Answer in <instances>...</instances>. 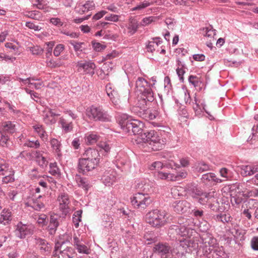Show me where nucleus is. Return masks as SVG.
I'll return each instance as SVG.
<instances>
[{
	"mask_svg": "<svg viewBox=\"0 0 258 258\" xmlns=\"http://www.w3.org/2000/svg\"><path fill=\"white\" fill-rule=\"evenodd\" d=\"M98 140V136L95 134H90L87 137V142L90 144L96 143Z\"/></svg>",
	"mask_w": 258,
	"mask_h": 258,
	"instance_id": "nucleus-59",
	"label": "nucleus"
},
{
	"mask_svg": "<svg viewBox=\"0 0 258 258\" xmlns=\"http://www.w3.org/2000/svg\"><path fill=\"white\" fill-rule=\"evenodd\" d=\"M86 115L90 120L94 121L108 122L111 117L101 106L92 105L86 110Z\"/></svg>",
	"mask_w": 258,
	"mask_h": 258,
	"instance_id": "nucleus-5",
	"label": "nucleus"
},
{
	"mask_svg": "<svg viewBox=\"0 0 258 258\" xmlns=\"http://www.w3.org/2000/svg\"><path fill=\"white\" fill-rule=\"evenodd\" d=\"M118 121L124 132L135 135H142L144 123L140 120L133 119L131 116L126 114H122L118 116Z\"/></svg>",
	"mask_w": 258,
	"mask_h": 258,
	"instance_id": "nucleus-1",
	"label": "nucleus"
},
{
	"mask_svg": "<svg viewBox=\"0 0 258 258\" xmlns=\"http://www.w3.org/2000/svg\"><path fill=\"white\" fill-rule=\"evenodd\" d=\"M49 173L53 176H59L60 175V171L57 166L56 162L50 163L49 164Z\"/></svg>",
	"mask_w": 258,
	"mask_h": 258,
	"instance_id": "nucleus-49",
	"label": "nucleus"
},
{
	"mask_svg": "<svg viewBox=\"0 0 258 258\" xmlns=\"http://www.w3.org/2000/svg\"><path fill=\"white\" fill-rule=\"evenodd\" d=\"M98 165L84 158H80L78 163V171L83 175H88Z\"/></svg>",
	"mask_w": 258,
	"mask_h": 258,
	"instance_id": "nucleus-10",
	"label": "nucleus"
},
{
	"mask_svg": "<svg viewBox=\"0 0 258 258\" xmlns=\"http://www.w3.org/2000/svg\"><path fill=\"white\" fill-rule=\"evenodd\" d=\"M11 220V212L4 210L2 212L1 222L3 223L4 225H6L9 224Z\"/></svg>",
	"mask_w": 258,
	"mask_h": 258,
	"instance_id": "nucleus-44",
	"label": "nucleus"
},
{
	"mask_svg": "<svg viewBox=\"0 0 258 258\" xmlns=\"http://www.w3.org/2000/svg\"><path fill=\"white\" fill-rule=\"evenodd\" d=\"M10 138L9 135L1 134L0 144L3 147H8L10 145Z\"/></svg>",
	"mask_w": 258,
	"mask_h": 258,
	"instance_id": "nucleus-53",
	"label": "nucleus"
},
{
	"mask_svg": "<svg viewBox=\"0 0 258 258\" xmlns=\"http://www.w3.org/2000/svg\"><path fill=\"white\" fill-rule=\"evenodd\" d=\"M127 28L128 30V33L130 35L134 34L139 28V23L138 21L134 18H130Z\"/></svg>",
	"mask_w": 258,
	"mask_h": 258,
	"instance_id": "nucleus-31",
	"label": "nucleus"
},
{
	"mask_svg": "<svg viewBox=\"0 0 258 258\" xmlns=\"http://www.w3.org/2000/svg\"><path fill=\"white\" fill-rule=\"evenodd\" d=\"M30 50L34 55H39L43 52V49L38 46H34L30 47Z\"/></svg>",
	"mask_w": 258,
	"mask_h": 258,
	"instance_id": "nucleus-63",
	"label": "nucleus"
},
{
	"mask_svg": "<svg viewBox=\"0 0 258 258\" xmlns=\"http://www.w3.org/2000/svg\"><path fill=\"white\" fill-rule=\"evenodd\" d=\"M64 45L62 44H57L54 48L53 51V54L55 56H58L60 55V53L64 50Z\"/></svg>",
	"mask_w": 258,
	"mask_h": 258,
	"instance_id": "nucleus-62",
	"label": "nucleus"
},
{
	"mask_svg": "<svg viewBox=\"0 0 258 258\" xmlns=\"http://www.w3.org/2000/svg\"><path fill=\"white\" fill-rule=\"evenodd\" d=\"M16 227L15 234L17 237L21 239H24L33 233L34 227L31 224H24L20 222Z\"/></svg>",
	"mask_w": 258,
	"mask_h": 258,
	"instance_id": "nucleus-11",
	"label": "nucleus"
},
{
	"mask_svg": "<svg viewBox=\"0 0 258 258\" xmlns=\"http://www.w3.org/2000/svg\"><path fill=\"white\" fill-rule=\"evenodd\" d=\"M89 161L93 162L98 165L100 162L99 151L97 149L89 148L86 149L83 154V157Z\"/></svg>",
	"mask_w": 258,
	"mask_h": 258,
	"instance_id": "nucleus-15",
	"label": "nucleus"
},
{
	"mask_svg": "<svg viewBox=\"0 0 258 258\" xmlns=\"http://www.w3.org/2000/svg\"><path fill=\"white\" fill-rule=\"evenodd\" d=\"M136 87L139 94L137 97V102L147 100L152 102L154 100V93L148 82L144 78L139 77L136 81Z\"/></svg>",
	"mask_w": 258,
	"mask_h": 258,
	"instance_id": "nucleus-2",
	"label": "nucleus"
},
{
	"mask_svg": "<svg viewBox=\"0 0 258 258\" xmlns=\"http://www.w3.org/2000/svg\"><path fill=\"white\" fill-rule=\"evenodd\" d=\"M57 201L59 202L60 210L63 214L67 215L70 209V201L69 195L64 192H61L57 198Z\"/></svg>",
	"mask_w": 258,
	"mask_h": 258,
	"instance_id": "nucleus-13",
	"label": "nucleus"
},
{
	"mask_svg": "<svg viewBox=\"0 0 258 258\" xmlns=\"http://www.w3.org/2000/svg\"><path fill=\"white\" fill-rule=\"evenodd\" d=\"M46 62L47 66L51 68H58L62 66L63 64L59 58L55 60L50 59V60H47Z\"/></svg>",
	"mask_w": 258,
	"mask_h": 258,
	"instance_id": "nucleus-47",
	"label": "nucleus"
},
{
	"mask_svg": "<svg viewBox=\"0 0 258 258\" xmlns=\"http://www.w3.org/2000/svg\"><path fill=\"white\" fill-rule=\"evenodd\" d=\"M208 250L207 249H206L205 253H213V255L215 254V255L217 256V257H222L225 254L224 248L222 246L216 245L213 248H208Z\"/></svg>",
	"mask_w": 258,
	"mask_h": 258,
	"instance_id": "nucleus-37",
	"label": "nucleus"
},
{
	"mask_svg": "<svg viewBox=\"0 0 258 258\" xmlns=\"http://www.w3.org/2000/svg\"><path fill=\"white\" fill-rule=\"evenodd\" d=\"M198 228L202 233H207V232L210 228V225L207 221H204L199 223Z\"/></svg>",
	"mask_w": 258,
	"mask_h": 258,
	"instance_id": "nucleus-54",
	"label": "nucleus"
},
{
	"mask_svg": "<svg viewBox=\"0 0 258 258\" xmlns=\"http://www.w3.org/2000/svg\"><path fill=\"white\" fill-rule=\"evenodd\" d=\"M182 228L184 229L183 233L186 236V238H190L196 233L195 228L196 224L194 222V219L189 218L186 219L185 222L182 223H180Z\"/></svg>",
	"mask_w": 258,
	"mask_h": 258,
	"instance_id": "nucleus-12",
	"label": "nucleus"
},
{
	"mask_svg": "<svg viewBox=\"0 0 258 258\" xmlns=\"http://www.w3.org/2000/svg\"><path fill=\"white\" fill-rule=\"evenodd\" d=\"M95 4L93 1H88L83 5L79 6L78 7V11L80 14H83L89 11L94 9Z\"/></svg>",
	"mask_w": 258,
	"mask_h": 258,
	"instance_id": "nucleus-30",
	"label": "nucleus"
},
{
	"mask_svg": "<svg viewBox=\"0 0 258 258\" xmlns=\"http://www.w3.org/2000/svg\"><path fill=\"white\" fill-rule=\"evenodd\" d=\"M175 166H176V163H174L173 161H171L170 162H169L168 164H165L160 161H156L151 164L150 169L151 170H158L162 168L163 167L165 166L167 167V168H172L173 167Z\"/></svg>",
	"mask_w": 258,
	"mask_h": 258,
	"instance_id": "nucleus-36",
	"label": "nucleus"
},
{
	"mask_svg": "<svg viewBox=\"0 0 258 258\" xmlns=\"http://www.w3.org/2000/svg\"><path fill=\"white\" fill-rule=\"evenodd\" d=\"M214 219L216 222H222L224 224L231 223L232 217L229 214L220 213L214 216Z\"/></svg>",
	"mask_w": 258,
	"mask_h": 258,
	"instance_id": "nucleus-28",
	"label": "nucleus"
},
{
	"mask_svg": "<svg viewBox=\"0 0 258 258\" xmlns=\"http://www.w3.org/2000/svg\"><path fill=\"white\" fill-rule=\"evenodd\" d=\"M184 230V229L181 227L180 224L177 225H172L169 227L168 233L170 234V236H172L173 238H175L176 239L177 238L176 236L178 235L186 238L185 235L183 234H184L183 233Z\"/></svg>",
	"mask_w": 258,
	"mask_h": 258,
	"instance_id": "nucleus-23",
	"label": "nucleus"
},
{
	"mask_svg": "<svg viewBox=\"0 0 258 258\" xmlns=\"http://www.w3.org/2000/svg\"><path fill=\"white\" fill-rule=\"evenodd\" d=\"M59 253L62 258H73L75 255L74 249L71 247H68L63 250H60Z\"/></svg>",
	"mask_w": 258,
	"mask_h": 258,
	"instance_id": "nucleus-40",
	"label": "nucleus"
},
{
	"mask_svg": "<svg viewBox=\"0 0 258 258\" xmlns=\"http://www.w3.org/2000/svg\"><path fill=\"white\" fill-rule=\"evenodd\" d=\"M35 243L41 253L44 255H47L50 253L51 247L45 239L41 238H36L35 239Z\"/></svg>",
	"mask_w": 258,
	"mask_h": 258,
	"instance_id": "nucleus-16",
	"label": "nucleus"
},
{
	"mask_svg": "<svg viewBox=\"0 0 258 258\" xmlns=\"http://www.w3.org/2000/svg\"><path fill=\"white\" fill-rule=\"evenodd\" d=\"M150 5V3L146 1L140 3L138 4L136 7L131 9L132 11H140L146 8Z\"/></svg>",
	"mask_w": 258,
	"mask_h": 258,
	"instance_id": "nucleus-52",
	"label": "nucleus"
},
{
	"mask_svg": "<svg viewBox=\"0 0 258 258\" xmlns=\"http://www.w3.org/2000/svg\"><path fill=\"white\" fill-rule=\"evenodd\" d=\"M196 169L199 172H204L211 170V166L204 161H200L196 165Z\"/></svg>",
	"mask_w": 258,
	"mask_h": 258,
	"instance_id": "nucleus-41",
	"label": "nucleus"
},
{
	"mask_svg": "<svg viewBox=\"0 0 258 258\" xmlns=\"http://www.w3.org/2000/svg\"><path fill=\"white\" fill-rule=\"evenodd\" d=\"M41 196H39L36 199H33L32 201H30L26 205L27 207H30L36 211H41L45 208V205L43 202L40 201V199L42 198Z\"/></svg>",
	"mask_w": 258,
	"mask_h": 258,
	"instance_id": "nucleus-25",
	"label": "nucleus"
},
{
	"mask_svg": "<svg viewBox=\"0 0 258 258\" xmlns=\"http://www.w3.org/2000/svg\"><path fill=\"white\" fill-rule=\"evenodd\" d=\"M43 121L46 124H55L56 122V119L55 117H52L50 115L48 112H46L43 116Z\"/></svg>",
	"mask_w": 258,
	"mask_h": 258,
	"instance_id": "nucleus-50",
	"label": "nucleus"
},
{
	"mask_svg": "<svg viewBox=\"0 0 258 258\" xmlns=\"http://www.w3.org/2000/svg\"><path fill=\"white\" fill-rule=\"evenodd\" d=\"M58 124L60 125L62 132L65 134L70 133L73 130L74 124L73 121L64 116L59 118Z\"/></svg>",
	"mask_w": 258,
	"mask_h": 258,
	"instance_id": "nucleus-22",
	"label": "nucleus"
},
{
	"mask_svg": "<svg viewBox=\"0 0 258 258\" xmlns=\"http://www.w3.org/2000/svg\"><path fill=\"white\" fill-rule=\"evenodd\" d=\"M35 5L38 9L46 10L47 6L45 0H36Z\"/></svg>",
	"mask_w": 258,
	"mask_h": 258,
	"instance_id": "nucleus-61",
	"label": "nucleus"
},
{
	"mask_svg": "<svg viewBox=\"0 0 258 258\" xmlns=\"http://www.w3.org/2000/svg\"><path fill=\"white\" fill-rule=\"evenodd\" d=\"M149 101L145 100L144 102H137L136 105L132 108V111L139 116L147 120L155 119L158 115L156 110H151L147 109V103Z\"/></svg>",
	"mask_w": 258,
	"mask_h": 258,
	"instance_id": "nucleus-6",
	"label": "nucleus"
},
{
	"mask_svg": "<svg viewBox=\"0 0 258 258\" xmlns=\"http://www.w3.org/2000/svg\"><path fill=\"white\" fill-rule=\"evenodd\" d=\"M173 246L174 244L171 247L167 243H159L155 245L153 251L161 258H176L173 256L174 253L172 252Z\"/></svg>",
	"mask_w": 258,
	"mask_h": 258,
	"instance_id": "nucleus-9",
	"label": "nucleus"
},
{
	"mask_svg": "<svg viewBox=\"0 0 258 258\" xmlns=\"http://www.w3.org/2000/svg\"><path fill=\"white\" fill-rule=\"evenodd\" d=\"M50 145L53 149V152L57 154L58 157L61 156V144L58 140L52 139L50 140Z\"/></svg>",
	"mask_w": 258,
	"mask_h": 258,
	"instance_id": "nucleus-38",
	"label": "nucleus"
},
{
	"mask_svg": "<svg viewBox=\"0 0 258 258\" xmlns=\"http://www.w3.org/2000/svg\"><path fill=\"white\" fill-rule=\"evenodd\" d=\"M59 226L58 218L56 215H51L50 217L49 224L48 226V231L51 235L55 233L58 226Z\"/></svg>",
	"mask_w": 258,
	"mask_h": 258,
	"instance_id": "nucleus-26",
	"label": "nucleus"
},
{
	"mask_svg": "<svg viewBox=\"0 0 258 258\" xmlns=\"http://www.w3.org/2000/svg\"><path fill=\"white\" fill-rule=\"evenodd\" d=\"M146 219L152 226L159 228L167 223V214L165 211L155 209L146 214Z\"/></svg>",
	"mask_w": 258,
	"mask_h": 258,
	"instance_id": "nucleus-4",
	"label": "nucleus"
},
{
	"mask_svg": "<svg viewBox=\"0 0 258 258\" xmlns=\"http://www.w3.org/2000/svg\"><path fill=\"white\" fill-rule=\"evenodd\" d=\"M172 207L177 213H184L189 209L190 204L185 200L175 201L172 203Z\"/></svg>",
	"mask_w": 258,
	"mask_h": 258,
	"instance_id": "nucleus-19",
	"label": "nucleus"
},
{
	"mask_svg": "<svg viewBox=\"0 0 258 258\" xmlns=\"http://www.w3.org/2000/svg\"><path fill=\"white\" fill-rule=\"evenodd\" d=\"M200 241L206 249L208 247L213 248L214 246L218 245L216 239L209 233H202L200 235Z\"/></svg>",
	"mask_w": 258,
	"mask_h": 258,
	"instance_id": "nucleus-17",
	"label": "nucleus"
},
{
	"mask_svg": "<svg viewBox=\"0 0 258 258\" xmlns=\"http://www.w3.org/2000/svg\"><path fill=\"white\" fill-rule=\"evenodd\" d=\"M188 80L189 83L195 87L199 86L200 84L201 83L200 78L194 75H190L188 77Z\"/></svg>",
	"mask_w": 258,
	"mask_h": 258,
	"instance_id": "nucleus-51",
	"label": "nucleus"
},
{
	"mask_svg": "<svg viewBox=\"0 0 258 258\" xmlns=\"http://www.w3.org/2000/svg\"><path fill=\"white\" fill-rule=\"evenodd\" d=\"M251 248L254 250H258V236H254L250 241Z\"/></svg>",
	"mask_w": 258,
	"mask_h": 258,
	"instance_id": "nucleus-64",
	"label": "nucleus"
},
{
	"mask_svg": "<svg viewBox=\"0 0 258 258\" xmlns=\"http://www.w3.org/2000/svg\"><path fill=\"white\" fill-rule=\"evenodd\" d=\"M75 180L78 186L80 187H82L85 190L87 191L90 188V184L89 181L86 178L77 174L75 176Z\"/></svg>",
	"mask_w": 258,
	"mask_h": 258,
	"instance_id": "nucleus-33",
	"label": "nucleus"
},
{
	"mask_svg": "<svg viewBox=\"0 0 258 258\" xmlns=\"http://www.w3.org/2000/svg\"><path fill=\"white\" fill-rule=\"evenodd\" d=\"M141 137L143 142L148 144L149 148L154 151L161 150L166 143L165 139L161 138L154 130L146 131Z\"/></svg>",
	"mask_w": 258,
	"mask_h": 258,
	"instance_id": "nucleus-3",
	"label": "nucleus"
},
{
	"mask_svg": "<svg viewBox=\"0 0 258 258\" xmlns=\"http://www.w3.org/2000/svg\"><path fill=\"white\" fill-rule=\"evenodd\" d=\"M69 43L73 46L76 52L82 51L83 49H85V48L83 47L85 45L84 42H79L75 40H70Z\"/></svg>",
	"mask_w": 258,
	"mask_h": 258,
	"instance_id": "nucleus-48",
	"label": "nucleus"
},
{
	"mask_svg": "<svg viewBox=\"0 0 258 258\" xmlns=\"http://www.w3.org/2000/svg\"><path fill=\"white\" fill-rule=\"evenodd\" d=\"M201 181L205 184L212 185L217 183H221L223 180L216 176V175L212 172L207 173L202 175Z\"/></svg>",
	"mask_w": 258,
	"mask_h": 258,
	"instance_id": "nucleus-21",
	"label": "nucleus"
},
{
	"mask_svg": "<svg viewBox=\"0 0 258 258\" xmlns=\"http://www.w3.org/2000/svg\"><path fill=\"white\" fill-rule=\"evenodd\" d=\"M156 177L158 179L173 181L176 179L174 174L158 171L155 173Z\"/></svg>",
	"mask_w": 258,
	"mask_h": 258,
	"instance_id": "nucleus-39",
	"label": "nucleus"
},
{
	"mask_svg": "<svg viewBox=\"0 0 258 258\" xmlns=\"http://www.w3.org/2000/svg\"><path fill=\"white\" fill-rule=\"evenodd\" d=\"M153 200L147 194L138 192L131 198V202L136 208L145 209L149 206Z\"/></svg>",
	"mask_w": 258,
	"mask_h": 258,
	"instance_id": "nucleus-8",
	"label": "nucleus"
},
{
	"mask_svg": "<svg viewBox=\"0 0 258 258\" xmlns=\"http://www.w3.org/2000/svg\"><path fill=\"white\" fill-rule=\"evenodd\" d=\"M152 40L151 41H148L146 44V48L147 51L150 52H153L162 42L160 37L152 38Z\"/></svg>",
	"mask_w": 258,
	"mask_h": 258,
	"instance_id": "nucleus-24",
	"label": "nucleus"
},
{
	"mask_svg": "<svg viewBox=\"0 0 258 258\" xmlns=\"http://www.w3.org/2000/svg\"><path fill=\"white\" fill-rule=\"evenodd\" d=\"M101 180L106 186H110L117 180V173L113 169L106 170L102 176Z\"/></svg>",
	"mask_w": 258,
	"mask_h": 258,
	"instance_id": "nucleus-14",
	"label": "nucleus"
},
{
	"mask_svg": "<svg viewBox=\"0 0 258 258\" xmlns=\"http://www.w3.org/2000/svg\"><path fill=\"white\" fill-rule=\"evenodd\" d=\"M157 18L155 16H149L144 18L141 22V25L143 26H146L151 23L155 22Z\"/></svg>",
	"mask_w": 258,
	"mask_h": 258,
	"instance_id": "nucleus-57",
	"label": "nucleus"
},
{
	"mask_svg": "<svg viewBox=\"0 0 258 258\" xmlns=\"http://www.w3.org/2000/svg\"><path fill=\"white\" fill-rule=\"evenodd\" d=\"M13 170L9 164L4 159L0 157V175Z\"/></svg>",
	"mask_w": 258,
	"mask_h": 258,
	"instance_id": "nucleus-43",
	"label": "nucleus"
},
{
	"mask_svg": "<svg viewBox=\"0 0 258 258\" xmlns=\"http://www.w3.org/2000/svg\"><path fill=\"white\" fill-rule=\"evenodd\" d=\"M33 128L35 133H36L39 137L43 141H47L48 139V135L47 134L44 127L42 125L37 124L33 126Z\"/></svg>",
	"mask_w": 258,
	"mask_h": 258,
	"instance_id": "nucleus-34",
	"label": "nucleus"
},
{
	"mask_svg": "<svg viewBox=\"0 0 258 258\" xmlns=\"http://www.w3.org/2000/svg\"><path fill=\"white\" fill-rule=\"evenodd\" d=\"M144 244H150L157 241V237L154 232L152 231L146 232L142 239Z\"/></svg>",
	"mask_w": 258,
	"mask_h": 258,
	"instance_id": "nucleus-32",
	"label": "nucleus"
},
{
	"mask_svg": "<svg viewBox=\"0 0 258 258\" xmlns=\"http://www.w3.org/2000/svg\"><path fill=\"white\" fill-rule=\"evenodd\" d=\"M214 192H203V194L196 200L200 204L205 205L209 202L210 200L213 199L214 196Z\"/></svg>",
	"mask_w": 258,
	"mask_h": 258,
	"instance_id": "nucleus-35",
	"label": "nucleus"
},
{
	"mask_svg": "<svg viewBox=\"0 0 258 258\" xmlns=\"http://www.w3.org/2000/svg\"><path fill=\"white\" fill-rule=\"evenodd\" d=\"M108 96L114 105L117 106L119 104L120 96L116 90H114Z\"/></svg>",
	"mask_w": 258,
	"mask_h": 258,
	"instance_id": "nucleus-46",
	"label": "nucleus"
},
{
	"mask_svg": "<svg viewBox=\"0 0 258 258\" xmlns=\"http://www.w3.org/2000/svg\"><path fill=\"white\" fill-rule=\"evenodd\" d=\"M100 152L104 151L105 153H107L110 151V145L105 142H100L98 144Z\"/></svg>",
	"mask_w": 258,
	"mask_h": 258,
	"instance_id": "nucleus-55",
	"label": "nucleus"
},
{
	"mask_svg": "<svg viewBox=\"0 0 258 258\" xmlns=\"http://www.w3.org/2000/svg\"><path fill=\"white\" fill-rule=\"evenodd\" d=\"M76 248L80 253L89 254L90 253V249L83 244H80Z\"/></svg>",
	"mask_w": 258,
	"mask_h": 258,
	"instance_id": "nucleus-60",
	"label": "nucleus"
},
{
	"mask_svg": "<svg viewBox=\"0 0 258 258\" xmlns=\"http://www.w3.org/2000/svg\"><path fill=\"white\" fill-rule=\"evenodd\" d=\"M251 168L250 165H242L241 166V174L244 176H250Z\"/></svg>",
	"mask_w": 258,
	"mask_h": 258,
	"instance_id": "nucleus-58",
	"label": "nucleus"
},
{
	"mask_svg": "<svg viewBox=\"0 0 258 258\" xmlns=\"http://www.w3.org/2000/svg\"><path fill=\"white\" fill-rule=\"evenodd\" d=\"M2 175L4 176L2 179V181L4 183H11L15 180L14 171L13 170L7 171V172L2 174Z\"/></svg>",
	"mask_w": 258,
	"mask_h": 258,
	"instance_id": "nucleus-42",
	"label": "nucleus"
},
{
	"mask_svg": "<svg viewBox=\"0 0 258 258\" xmlns=\"http://www.w3.org/2000/svg\"><path fill=\"white\" fill-rule=\"evenodd\" d=\"M24 146L29 148L37 149L40 147V143L38 140L30 141L27 140L24 143Z\"/></svg>",
	"mask_w": 258,
	"mask_h": 258,
	"instance_id": "nucleus-56",
	"label": "nucleus"
},
{
	"mask_svg": "<svg viewBox=\"0 0 258 258\" xmlns=\"http://www.w3.org/2000/svg\"><path fill=\"white\" fill-rule=\"evenodd\" d=\"M202 32L203 34L207 37L212 38L216 35V30L213 29L211 25L203 28Z\"/></svg>",
	"mask_w": 258,
	"mask_h": 258,
	"instance_id": "nucleus-45",
	"label": "nucleus"
},
{
	"mask_svg": "<svg viewBox=\"0 0 258 258\" xmlns=\"http://www.w3.org/2000/svg\"><path fill=\"white\" fill-rule=\"evenodd\" d=\"M172 252L180 258H198L197 254L192 252L187 244L181 240L174 243Z\"/></svg>",
	"mask_w": 258,
	"mask_h": 258,
	"instance_id": "nucleus-7",
	"label": "nucleus"
},
{
	"mask_svg": "<svg viewBox=\"0 0 258 258\" xmlns=\"http://www.w3.org/2000/svg\"><path fill=\"white\" fill-rule=\"evenodd\" d=\"M42 151H36L34 153V155L35 158L36 162L37 163L38 165L44 168L46 167L48 164V161L43 156Z\"/></svg>",
	"mask_w": 258,
	"mask_h": 258,
	"instance_id": "nucleus-29",
	"label": "nucleus"
},
{
	"mask_svg": "<svg viewBox=\"0 0 258 258\" xmlns=\"http://www.w3.org/2000/svg\"><path fill=\"white\" fill-rule=\"evenodd\" d=\"M77 67H78L79 71L83 70L85 73L92 76L94 74L96 65L91 61H85V62L81 61L77 62Z\"/></svg>",
	"mask_w": 258,
	"mask_h": 258,
	"instance_id": "nucleus-20",
	"label": "nucleus"
},
{
	"mask_svg": "<svg viewBox=\"0 0 258 258\" xmlns=\"http://www.w3.org/2000/svg\"><path fill=\"white\" fill-rule=\"evenodd\" d=\"M16 132V125L10 121H4L0 123L1 134L12 135Z\"/></svg>",
	"mask_w": 258,
	"mask_h": 258,
	"instance_id": "nucleus-18",
	"label": "nucleus"
},
{
	"mask_svg": "<svg viewBox=\"0 0 258 258\" xmlns=\"http://www.w3.org/2000/svg\"><path fill=\"white\" fill-rule=\"evenodd\" d=\"M231 233L233 235L236 243L239 241H242L245 240V230L241 229H233L231 230Z\"/></svg>",
	"mask_w": 258,
	"mask_h": 258,
	"instance_id": "nucleus-27",
	"label": "nucleus"
}]
</instances>
